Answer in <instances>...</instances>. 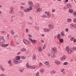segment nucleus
Segmentation results:
<instances>
[{"mask_svg":"<svg viewBox=\"0 0 76 76\" xmlns=\"http://www.w3.org/2000/svg\"><path fill=\"white\" fill-rule=\"evenodd\" d=\"M66 6L68 9H70L72 7V4H68L66 5Z\"/></svg>","mask_w":76,"mask_h":76,"instance_id":"nucleus-7","label":"nucleus"},{"mask_svg":"<svg viewBox=\"0 0 76 76\" xmlns=\"http://www.w3.org/2000/svg\"><path fill=\"white\" fill-rule=\"evenodd\" d=\"M31 42L32 43H34V44H35L37 43V40L33 39V40H31Z\"/></svg>","mask_w":76,"mask_h":76,"instance_id":"nucleus-12","label":"nucleus"},{"mask_svg":"<svg viewBox=\"0 0 76 76\" xmlns=\"http://www.w3.org/2000/svg\"><path fill=\"white\" fill-rule=\"evenodd\" d=\"M43 18H47V16H46V15H44L42 16Z\"/></svg>","mask_w":76,"mask_h":76,"instance_id":"nucleus-35","label":"nucleus"},{"mask_svg":"<svg viewBox=\"0 0 76 76\" xmlns=\"http://www.w3.org/2000/svg\"><path fill=\"white\" fill-rule=\"evenodd\" d=\"M10 10H13V7H11Z\"/></svg>","mask_w":76,"mask_h":76,"instance_id":"nucleus-39","label":"nucleus"},{"mask_svg":"<svg viewBox=\"0 0 76 76\" xmlns=\"http://www.w3.org/2000/svg\"><path fill=\"white\" fill-rule=\"evenodd\" d=\"M34 28L35 29H37V30H38V29H39V28L38 27L35 26Z\"/></svg>","mask_w":76,"mask_h":76,"instance_id":"nucleus-37","label":"nucleus"},{"mask_svg":"<svg viewBox=\"0 0 76 76\" xmlns=\"http://www.w3.org/2000/svg\"><path fill=\"white\" fill-rule=\"evenodd\" d=\"M45 13H46L47 15V18H50L51 16H50V14L49 13V12H45Z\"/></svg>","mask_w":76,"mask_h":76,"instance_id":"nucleus-6","label":"nucleus"},{"mask_svg":"<svg viewBox=\"0 0 76 76\" xmlns=\"http://www.w3.org/2000/svg\"><path fill=\"white\" fill-rule=\"evenodd\" d=\"M73 15H74V16L76 17V11H75V12H74L73 13Z\"/></svg>","mask_w":76,"mask_h":76,"instance_id":"nucleus-36","label":"nucleus"},{"mask_svg":"<svg viewBox=\"0 0 76 76\" xmlns=\"http://www.w3.org/2000/svg\"><path fill=\"white\" fill-rule=\"evenodd\" d=\"M19 15L21 17H23V15H24V14H23V13L22 12L20 13L19 14Z\"/></svg>","mask_w":76,"mask_h":76,"instance_id":"nucleus-19","label":"nucleus"},{"mask_svg":"<svg viewBox=\"0 0 76 76\" xmlns=\"http://www.w3.org/2000/svg\"><path fill=\"white\" fill-rule=\"evenodd\" d=\"M26 32H28V31H29V30L28 28H26Z\"/></svg>","mask_w":76,"mask_h":76,"instance_id":"nucleus-60","label":"nucleus"},{"mask_svg":"<svg viewBox=\"0 0 76 76\" xmlns=\"http://www.w3.org/2000/svg\"><path fill=\"white\" fill-rule=\"evenodd\" d=\"M74 42H76V39H74Z\"/></svg>","mask_w":76,"mask_h":76,"instance_id":"nucleus-64","label":"nucleus"},{"mask_svg":"<svg viewBox=\"0 0 76 76\" xmlns=\"http://www.w3.org/2000/svg\"><path fill=\"white\" fill-rule=\"evenodd\" d=\"M64 69H62L61 70V72H64Z\"/></svg>","mask_w":76,"mask_h":76,"instance_id":"nucleus-63","label":"nucleus"},{"mask_svg":"<svg viewBox=\"0 0 76 76\" xmlns=\"http://www.w3.org/2000/svg\"><path fill=\"white\" fill-rule=\"evenodd\" d=\"M44 32H47V29L45 28L44 29Z\"/></svg>","mask_w":76,"mask_h":76,"instance_id":"nucleus-45","label":"nucleus"},{"mask_svg":"<svg viewBox=\"0 0 76 76\" xmlns=\"http://www.w3.org/2000/svg\"><path fill=\"white\" fill-rule=\"evenodd\" d=\"M39 65L40 66H42V63H41V62H40L39 63Z\"/></svg>","mask_w":76,"mask_h":76,"instance_id":"nucleus-44","label":"nucleus"},{"mask_svg":"<svg viewBox=\"0 0 76 76\" xmlns=\"http://www.w3.org/2000/svg\"><path fill=\"white\" fill-rule=\"evenodd\" d=\"M32 58L33 60H36V55H34L33 56V57Z\"/></svg>","mask_w":76,"mask_h":76,"instance_id":"nucleus-20","label":"nucleus"},{"mask_svg":"<svg viewBox=\"0 0 76 76\" xmlns=\"http://www.w3.org/2000/svg\"><path fill=\"white\" fill-rule=\"evenodd\" d=\"M65 31H66V32H68L69 31V30H68L67 28H66L65 29Z\"/></svg>","mask_w":76,"mask_h":76,"instance_id":"nucleus-58","label":"nucleus"},{"mask_svg":"<svg viewBox=\"0 0 76 76\" xmlns=\"http://www.w3.org/2000/svg\"><path fill=\"white\" fill-rule=\"evenodd\" d=\"M22 5H25V4H26V3H25V2H24V3H22Z\"/></svg>","mask_w":76,"mask_h":76,"instance_id":"nucleus-57","label":"nucleus"},{"mask_svg":"<svg viewBox=\"0 0 76 76\" xmlns=\"http://www.w3.org/2000/svg\"><path fill=\"white\" fill-rule=\"evenodd\" d=\"M45 48H46V46H45V45H44V47H43V49H45Z\"/></svg>","mask_w":76,"mask_h":76,"instance_id":"nucleus-59","label":"nucleus"},{"mask_svg":"<svg viewBox=\"0 0 76 76\" xmlns=\"http://www.w3.org/2000/svg\"><path fill=\"white\" fill-rule=\"evenodd\" d=\"M52 50L53 51V52L54 53V52H56V48H53L52 49Z\"/></svg>","mask_w":76,"mask_h":76,"instance_id":"nucleus-27","label":"nucleus"},{"mask_svg":"<svg viewBox=\"0 0 76 76\" xmlns=\"http://www.w3.org/2000/svg\"><path fill=\"white\" fill-rule=\"evenodd\" d=\"M4 42V39H0V43H3Z\"/></svg>","mask_w":76,"mask_h":76,"instance_id":"nucleus-13","label":"nucleus"},{"mask_svg":"<svg viewBox=\"0 0 76 76\" xmlns=\"http://www.w3.org/2000/svg\"><path fill=\"white\" fill-rule=\"evenodd\" d=\"M70 26L71 27H72L73 28H74V29H76V25L74 24H71L70 25Z\"/></svg>","mask_w":76,"mask_h":76,"instance_id":"nucleus-5","label":"nucleus"},{"mask_svg":"<svg viewBox=\"0 0 76 76\" xmlns=\"http://www.w3.org/2000/svg\"><path fill=\"white\" fill-rule=\"evenodd\" d=\"M1 33H3V34H4V33H6V31H1Z\"/></svg>","mask_w":76,"mask_h":76,"instance_id":"nucleus-40","label":"nucleus"},{"mask_svg":"<svg viewBox=\"0 0 76 76\" xmlns=\"http://www.w3.org/2000/svg\"><path fill=\"white\" fill-rule=\"evenodd\" d=\"M40 72L41 73H44V70L42 69L40 70Z\"/></svg>","mask_w":76,"mask_h":76,"instance_id":"nucleus-32","label":"nucleus"},{"mask_svg":"<svg viewBox=\"0 0 76 76\" xmlns=\"http://www.w3.org/2000/svg\"><path fill=\"white\" fill-rule=\"evenodd\" d=\"M10 14H13V10H10Z\"/></svg>","mask_w":76,"mask_h":76,"instance_id":"nucleus-26","label":"nucleus"},{"mask_svg":"<svg viewBox=\"0 0 76 76\" xmlns=\"http://www.w3.org/2000/svg\"><path fill=\"white\" fill-rule=\"evenodd\" d=\"M39 72H38L37 74L36 75V76H39Z\"/></svg>","mask_w":76,"mask_h":76,"instance_id":"nucleus-49","label":"nucleus"},{"mask_svg":"<svg viewBox=\"0 0 76 76\" xmlns=\"http://www.w3.org/2000/svg\"><path fill=\"white\" fill-rule=\"evenodd\" d=\"M73 50H75V51H76V48L75 47H73Z\"/></svg>","mask_w":76,"mask_h":76,"instance_id":"nucleus-50","label":"nucleus"},{"mask_svg":"<svg viewBox=\"0 0 76 76\" xmlns=\"http://www.w3.org/2000/svg\"><path fill=\"white\" fill-rule=\"evenodd\" d=\"M67 64H68L67 63V62H65L63 63V65H67Z\"/></svg>","mask_w":76,"mask_h":76,"instance_id":"nucleus-31","label":"nucleus"},{"mask_svg":"<svg viewBox=\"0 0 76 76\" xmlns=\"http://www.w3.org/2000/svg\"><path fill=\"white\" fill-rule=\"evenodd\" d=\"M50 31H51V30L49 29L48 28L47 29V32H50Z\"/></svg>","mask_w":76,"mask_h":76,"instance_id":"nucleus-43","label":"nucleus"},{"mask_svg":"<svg viewBox=\"0 0 76 76\" xmlns=\"http://www.w3.org/2000/svg\"><path fill=\"white\" fill-rule=\"evenodd\" d=\"M61 34L62 36H64V34L63 33V32H61Z\"/></svg>","mask_w":76,"mask_h":76,"instance_id":"nucleus-41","label":"nucleus"},{"mask_svg":"<svg viewBox=\"0 0 76 76\" xmlns=\"http://www.w3.org/2000/svg\"><path fill=\"white\" fill-rule=\"evenodd\" d=\"M4 39V38L1 37H0V39Z\"/></svg>","mask_w":76,"mask_h":76,"instance_id":"nucleus-62","label":"nucleus"},{"mask_svg":"<svg viewBox=\"0 0 76 76\" xmlns=\"http://www.w3.org/2000/svg\"><path fill=\"white\" fill-rule=\"evenodd\" d=\"M69 12L70 13H72L73 12V10L69 9Z\"/></svg>","mask_w":76,"mask_h":76,"instance_id":"nucleus-16","label":"nucleus"},{"mask_svg":"<svg viewBox=\"0 0 76 76\" xmlns=\"http://www.w3.org/2000/svg\"><path fill=\"white\" fill-rule=\"evenodd\" d=\"M49 28L50 29H53L54 28V26L52 25H50L49 26Z\"/></svg>","mask_w":76,"mask_h":76,"instance_id":"nucleus-10","label":"nucleus"},{"mask_svg":"<svg viewBox=\"0 0 76 76\" xmlns=\"http://www.w3.org/2000/svg\"><path fill=\"white\" fill-rule=\"evenodd\" d=\"M5 45L4 44H1V47H4Z\"/></svg>","mask_w":76,"mask_h":76,"instance_id":"nucleus-33","label":"nucleus"},{"mask_svg":"<svg viewBox=\"0 0 76 76\" xmlns=\"http://www.w3.org/2000/svg\"><path fill=\"white\" fill-rule=\"evenodd\" d=\"M26 66L28 68V69L29 68H31V66H29V63H27L26 64Z\"/></svg>","mask_w":76,"mask_h":76,"instance_id":"nucleus-17","label":"nucleus"},{"mask_svg":"<svg viewBox=\"0 0 76 76\" xmlns=\"http://www.w3.org/2000/svg\"><path fill=\"white\" fill-rule=\"evenodd\" d=\"M19 71L20 72H23V70H22V69H20Z\"/></svg>","mask_w":76,"mask_h":76,"instance_id":"nucleus-51","label":"nucleus"},{"mask_svg":"<svg viewBox=\"0 0 76 76\" xmlns=\"http://www.w3.org/2000/svg\"><path fill=\"white\" fill-rule=\"evenodd\" d=\"M16 17V16L15 15H12L11 16V18H15Z\"/></svg>","mask_w":76,"mask_h":76,"instance_id":"nucleus-47","label":"nucleus"},{"mask_svg":"<svg viewBox=\"0 0 76 76\" xmlns=\"http://www.w3.org/2000/svg\"><path fill=\"white\" fill-rule=\"evenodd\" d=\"M20 8H21V9L23 10V9H24V7H23L22 6L20 7Z\"/></svg>","mask_w":76,"mask_h":76,"instance_id":"nucleus-54","label":"nucleus"},{"mask_svg":"<svg viewBox=\"0 0 76 76\" xmlns=\"http://www.w3.org/2000/svg\"><path fill=\"white\" fill-rule=\"evenodd\" d=\"M45 64L46 65H49V62L48 61H46L45 62Z\"/></svg>","mask_w":76,"mask_h":76,"instance_id":"nucleus-25","label":"nucleus"},{"mask_svg":"<svg viewBox=\"0 0 76 76\" xmlns=\"http://www.w3.org/2000/svg\"><path fill=\"white\" fill-rule=\"evenodd\" d=\"M35 6L36 7V8L37 9V12H39V10H40V9H39V4L38 3L36 4H35Z\"/></svg>","mask_w":76,"mask_h":76,"instance_id":"nucleus-2","label":"nucleus"},{"mask_svg":"<svg viewBox=\"0 0 76 76\" xmlns=\"http://www.w3.org/2000/svg\"><path fill=\"white\" fill-rule=\"evenodd\" d=\"M20 59V56H17L16 58L15 59H14L13 60L15 64H18V60H19Z\"/></svg>","mask_w":76,"mask_h":76,"instance_id":"nucleus-1","label":"nucleus"},{"mask_svg":"<svg viewBox=\"0 0 76 76\" xmlns=\"http://www.w3.org/2000/svg\"><path fill=\"white\" fill-rule=\"evenodd\" d=\"M31 69H35V67L34 66H30Z\"/></svg>","mask_w":76,"mask_h":76,"instance_id":"nucleus-34","label":"nucleus"},{"mask_svg":"<svg viewBox=\"0 0 76 76\" xmlns=\"http://www.w3.org/2000/svg\"><path fill=\"white\" fill-rule=\"evenodd\" d=\"M66 57L65 56H64L61 58L60 60H64L66 59Z\"/></svg>","mask_w":76,"mask_h":76,"instance_id":"nucleus-8","label":"nucleus"},{"mask_svg":"<svg viewBox=\"0 0 76 76\" xmlns=\"http://www.w3.org/2000/svg\"><path fill=\"white\" fill-rule=\"evenodd\" d=\"M31 10H32V7H30L28 9H26L24 10V11L25 12H29Z\"/></svg>","mask_w":76,"mask_h":76,"instance_id":"nucleus-4","label":"nucleus"},{"mask_svg":"<svg viewBox=\"0 0 76 76\" xmlns=\"http://www.w3.org/2000/svg\"><path fill=\"white\" fill-rule=\"evenodd\" d=\"M55 63H56L57 65H59V64H60V62L58 61H55Z\"/></svg>","mask_w":76,"mask_h":76,"instance_id":"nucleus-11","label":"nucleus"},{"mask_svg":"<svg viewBox=\"0 0 76 76\" xmlns=\"http://www.w3.org/2000/svg\"><path fill=\"white\" fill-rule=\"evenodd\" d=\"M75 39V37H73L71 38L70 39H71V40L72 41H73V39Z\"/></svg>","mask_w":76,"mask_h":76,"instance_id":"nucleus-42","label":"nucleus"},{"mask_svg":"<svg viewBox=\"0 0 76 76\" xmlns=\"http://www.w3.org/2000/svg\"><path fill=\"white\" fill-rule=\"evenodd\" d=\"M59 39V42H60L61 43H62L63 42V39Z\"/></svg>","mask_w":76,"mask_h":76,"instance_id":"nucleus-22","label":"nucleus"},{"mask_svg":"<svg viewBox=\"0 0 76 76\" xmlns=\"http://www.w3.org/2000/svg\"><path fill=\"white\" fill-rule=\"evenodd\" d=\"M67 52H68L67 53H69V54H71V53H72V50H69Z\"/></svg>","mask_w":76,"mask_h":76,"instance_id":"nucleus-21","label":"nucleus"},{"mask_svg":"<svg viewBox=\"0 0 76 76\" xmlns=\"http://www.w3.org/2000/svg\"><path fill=\"white\" fill-rule=\"evenodd\" d=\"M66 51H68L70 49L69 48V47L67 46L66 48Z\"/></svg>","mask_w":76,"mask_h":76,"instance_id":"nucleus-23","label":"nucleus"},{"mask_svg":"<svg viewBox=\"0 0 76 76\" xmlns=\"http://www.w3.org/2000/svg\"><path fill=\"white\" fill-rule=\"evenodd\" d=\"M4 47H7L9 45L8 44H4Z\"/></svg>","mask_w":76,"mask_h":76,"instance_id":"nucleus-38","label":"nucleus"},{"mask_svg":"<svg viewBox=\"0 0 76 76\" xmlns=\"http://www.w3.org/2000/svg\"><path fill=\"white\" fill-rule=\"evenodd\" d=\"M48 56L51 57H55V56L54 53H53L52 52H50L48 54Z\"/></svg>","mask_w":76,"mask_h":76,"instance_id":"nucleus-3","label":"nucleus"},{"mask_svg":"<svg viewBox=\"0 0 76 76\" xmlns=\"http://www.w3.org/2000/svg\"><path fill=\"white\" fill-rule=\"evenodd\" d=\"M21 62H22V60H20L18 62V63H21Z\"/></svg>","mask_w":76,"mask_h":76,"instance_id":"nucleus-56","label":"nucleus"},{"mask_svg":"<svg viewBox=\"0 0 76 76\" xmlns=\"http://www.w3.org/2000/svg\"><path fill=\"white\" fill-rule=\"evenodd\" d=\"M10 32L12 34V35H14V34H15V32H14V31L12 30H11L10 31Z\"/></svg>","mask_w":76,"mask_h":76,"instance_id":"nucleus-29","label":"nucleus"},{"mask_svg":"<svg viewBox=\"0 0 76 76\" xmlns=\"http://www.w3.org/2000/svg\"><path fill=\"white\" fill-rule=\"evenodd\" d=\"M38 50L39 51H40L41 50V47H39L38 48Z\"/></svg>","mask_w":76,"mask_h":76,"instance_id":"nucleus-46","label":"nucleus"},{"mask_svg":"<svg viewBox=\"0 0 76 76\" xmlns=\"http://www.w3.org/2000/svg\"><path fill=\"white\" fill-rule=\"evenodd\" d=\"M26 50L25 48H22L21 49V51H25Z\"/></svg>","mask_w":76,"mask_h":76,"instance_id":"nucleus-28","label":"nucleus"},{"mask_svg":"<svg viewBox=\"0 0 76 76\" xmlns=\"http://www.w3.org/2000/svg\"><path fill=\"white\" fill-rule=\"evenodd\" d=\"M29 40H30V41H31V42L32 40H33L32 39H31V38H30V37H29Z\"/></svg>","mask_w":76,"mask_h":76,"instance_id":"nucleus-61","label":"nucleus"},{"mask_svg":"<svg viewBox=\"0 0 76 76\" xmlns=\"http://www.w3.org/2000/svg\"><path fill=\"white\" fill-rule=\"evenodd\" d=\"M55 73L56 71L54 70L50 72V74H51V75H53V74H55Z\"/></svg>","mask_w":76,"mask_h":76,"instance_id":"nucleus-9","label":"nucleus"},{"mask_svg":"<svg viewBox=\"0 0 76 76\" xmlns=\"http://www.w3.org/2000/svg\"><path fill=\"white\" fill-rule=\"evenodd\" d=\"M74 22H75V23H76V18H74Z\"/></svg>","mask_w":76,"mask_h":76,"instance_id":"nucleus-48","label":"nucleus"},{"mask_svg":"<svg viewBox=\"0 0 76 76\" xmlns=\"http://www.w3.org/2000/svg\"><path fill=\"white\" fill-rule=\"evenodd\" d=\"M8 63H9V64H11V61L9 60L8 61Z\"/></svg>","mask_w":76,"mask_h":76,"instance_id":"nucleus-52","label":"nucleus"},{"mask_svg":"<svg viewBox=\"0 0 76 76\" xmlns=\"http://www.w3.org/2000/svg\"><path fill=\"white\" fill-rule=\"evenodd\" d=\"M67 21L68 22H71V21H72V20L71 19H69L67 20Z\"/></svg>","mask_w":76,"mask_h":76,"instance_id":"nucleus-30","label":"nucleus"},{"mask_svg":"<svg viewBox=\"0 0 76 76\" xmlns=\"http://www.w3.org/2000/svg\"><path fill=\"white\" fill-rule=\"evenodd\" d=\"M28 4L29 6H32L33 5L32 3L31 2V1H28Z\"/></svg>","mask_w":76,"mask_h":76,"instance_id":"nucleus-18","label":"nucleus"},{"mask_svg":"<svg viewBox=\"0 0 76 76\" xmlns=\"http://www.w3.org/2000/svg\"><path fill=\"white\" fill-rule=\"evenodd\" d=\"M57 37L58 39H60L61 38V36L60 35V34H58V35H57Z\"/></svg>","mask_w":76,"mask_h":76,"instance_id":"nucleus-15","label":"nucleus"},{"mask_svg":"<svg viewBox=\"0 0 76 76\" xmlns=\"http://www.w3.org/2000/svg\"><path fill=\"white\" fill-rule=\"evenodd\" d=\"M21 58H22V59H23V60H25V59H26V57H25V56H21Z\"/></svg>","mask_w":76,"mask_h":76,"instance_id":"nucleus-24","label":"nucleus"},{"mask_svg":"<svg viewBox=\"0 0 76 76\" xmlns=\"http://www.w3.org/2000/svg\"><path fill=\"white\" fill-rule=\"evenodd\" d=\"M1 70H2V71H4V69L3 68H1Z\"/></svg>","mask_w":76,"mask_h":76,"instance_id":"nucleus-55","label":"nucleus"},{"mask_svg":"<svg viewBox=\"0 0 76 76\" xmlns=\"http://www.w3.org/2000/svg\"><path fill=\"white\" fill-rule=\"evenodd\" d=\"M23 42H24V43H25V44H28H28H29V42H28V41L26 40V39H24L23 40Z\"/></svg>","mask_w":76,"mask_h":76,"instance_id":"nucleus-14","label":"nucleus"},{"mask_svg":"<svg viewBox=\"0 0 76 76\" xmlns=\"http://www.w3.org/2000/svg\"><path fill=\"white\" fill-rule=\"evenodd\" d=\"M55 11H56V10L54 9H53L52 10V12H53V13L55 12Z\"/></svg>","mask_w":76,"mask_h":76,"instance_id":"nucleus-53","label":"nucleus"}]
</instances>
